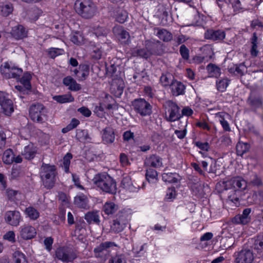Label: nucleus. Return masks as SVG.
<instances>
[{"label": "nucleus", "mask_w": 263, "mask_h": 263, "mask_svg": "<svg viewBox=\"0 0 263 263\" xmlns=\"http://www.w3.org/2000/svg\"><path fill=\"white\" fill-rule=\"evenodd\" d=\"M157 35L160 40H163L164 42L170 41L173 37L172 33L164 29L158 30Z\"/></svg>", "instance_id": "42"}, {"label": "nucleus", "mask_w": 263, "mask_h": 263, "mask_svg": "<svg viewBox=\"0 0 263 263\" xmlns=\"http://www.w3.org/2000/svg\"><path fill=\"white\" fill-rule=\"evenodd\" d=\"M10 34L15 40H21L28 36V30L23 25L18 24L12 27Z\"/></svg>", "instance_id": "13"}, {"label": "nucleus", "mask_w": 263, "mask_h": 263, "mask_svg": "<svg viewBox=\"0 0 263 263\" xmlns=\"http://www.w3.org/2000/svg\"><path fill=\"white\" fill-rule=\"evenodd\" d=\"M113 246H115V243L109 241L101 243L99 246L94 249V252L95 253L96 257H101V253H102L104 250Z\"/></svg>", "instance_id": "38"}, {"label": "nucleus", "mask_w": 263, "mask_h": 263, "mask_svg": "<svg viewBox=\"0 0 263 263\" xmlns=\"http://www.w3.org/2000/svg\"><path fill=\"white\" fill-rule=\"evenodd\" d=\"M93 183L103 192L113 194V179L106 174H98L92 179Z\"/></svg>", "instance_id": "4"}, {"label": "nucleus", "mask_w": 263, "mask_h": 263, "mask_svg": "<svg viewBox=\"0 0 263 263\" xmlns=\"http://www.w3.org/2000/svg\"><path fill=\"white\" fill-rule=\"evenodd\" d=\"M121 186L124 188L129 190L130 192H137L140 188V186H135L131 180L129 176H126L123 178L121 181Z\"/></svg>", "instance_id": "26"}, {"label": "nucleus", "mask_w": 263, "mask_h": 263, "mask_svg": "<svg viewBox=\"0 0 263 263\" xmlns=\"http://www.w3.org/2000/svg\"><path fill=\"white\" fill-rule=\"evenodd\" d=\"M0 106L2 112L6 116H11L14 111L12 101L2 91H0Z\"/></svg>", "instance_id": "8"}, {"label": "nucleus", "mask_w": 263, "mask_h": 263, "mask_svg": "<svg viewBox=\"0 0 263 263\" xmlns=\"http://www.w3.org/2000/svg\"><path fill=\"white\" fill-rule=\"evenodd\" d=\"M89 73V67L87 65L81 64L79 66V72L78 76V80L79 81L85 80Z\"/></svg>", "instance_id": "33"}, {"label": "nucleus", "mask_w": 263, "mask_h": 263, "mask_svg": "<svg viewBox=\"0 0 263 263\" xmlns=\"http://www.w3.org/2000/svg\"><path fill=\"white\" fill-rule=\"evenodd\" d=\"M84 218L89 223H99L100 222L99 215L98 211L88 212L85 215Z\"/></svg>", "instance_id": "34"}, {"label": "nucleus", "mask_w": 263, "mask_h": 263, "mask_svg": "<svg viewBox=\"0 0 263 263\" xmlns=\"http://www.w3.org/2000/svg\"><path fill=\"white\" fill-rule=\"evenodd\" d=\"M6 222L12 226H17L21 220L20 213L17 211H9L5 214Z\"/></svg>", "instance_id": "16"}, {"label": "nucleus", "mask_w": 263, "mask_h": 263, "mask_svg": "<svg viewBox=\"0 0 263 263\" xmlns=\"http://www.w3.org/2000/svg\"><path fill=\"white\" fill-rule=\"evenodd\" d=\"M57 174L55 165H42L41 177L45 187L50 189L53 187L55 182Z\"/></svg>", "instance_id": "2"}, {"label": "nucleus", "mask_w": 263, "mask_h": 263, "mask_svg": "<svg viewBox=\"0 0 263 263\" xmlns=\"http://www.w3.org/2000/svg\"><path fill=\"white\" fill-rule=\"evenodd\" d=\"M20 235L24 240H28L35 236L36 232L35 228L28 224H24L20 228Z\"/></svg>", "instance_id": "17"}, {"label": "nucleus", "mask_w": 263, "mask_h": 263, "mask_svg": "<svg viewBox=\"0 0 263 263\" xmlns=\"http://www.w3.org/2000/svg\"><path fill=\"white\" fill-rule=\"evenodd\" d=\"M237 191L236 190L232 191L230 194L228 196V201L236 203L239 200L238 196L237 195Z\"/></svg>", "instance_id": "60"}, {"label": "nucleus", "mask_w": 263, "mask_h": 263, "mask_svg": "<svg viewBox=\"0 0 263 263\" xmlns=\"http://www.w3.org/2000/svg\"><path fill=\"white\" fill-rule=\"evenodd\" d=\"M235 263H252L254 259V254L249 249H242L234 253Z\"/></svg>", "instance_id": "7"}, {"label": "nucleus", "mask_w": 263, "mask_h": 263, "mask_svg": "<svg viewBox=\"0 0 263 263\" xmlns=\"http://www.w3.org/2000/svg\"><path fill=\"white\" fill-rule=\"evenodd\" d=\"M52 98L54 101L61 104L72 102L74 100V97L70 93L62 95H56L53 96Z\"/></svg>", "instance_id": "29"}, {"label": "nucleus", "mask_w": 263, "mask_h": 263, "mask_svg": "<svg viewBox=\"0 0 263 263\" xmlns=\"http://www.w3.org/2000/svg\"><path fill=\"white\" fill-rule=\"evenodd\" d=\"M204 37L206 40L220 42L225 38L226 33L224 31L220 29H209L205 31Z\"/></svg>", "instance_id": "12"}, {"label": "nucleus", "mask_w": 263, "mask_h": 263, "mask_svg": "<svg viewBox=\"0 0 263 263\" xmlns=\"http://www.w3.org/2000/svg\"><path fill=\"white\" fill-rule=\"evenodd\" d=\"M128 18V13L124 10L118 12L116 14V22L121 24L124 23Z\"/></svg>", "instance_id": "55"}, {"label": "nucleus", "mask_w": 263, "mask_h": 263, "mask_svg": "<svg viewBox=\"0 0 263 263\" xmlns=\"http://www.w3.org/2000/svg\"><path fill=\"white\" fill-rule=\"evenodd\" d=\"M165 171H167L165 170ZM162 180L166 182L176 183L180 179V176L177 173L164 172L162 175Z\"/></svg>", "instance_id": "27"}, {"label": "nucleus", "mask_w": 263, "mask_h": 263, "mask_svg": "<svg viewBox=\"0 0 263 263\" xmlns=\"http://www.w3.org/2000/svg\"><path fill=\"white\" fill-rule=\"evenodd\" d=\"M32 79V76L28 72H25L23 76L18 79L19 82L22 84L26 90H31V80Z\"/></svg>", "instance_id": "28"}, {"label": "nucleus", "mask_w": 263, "mask_h": 263, "mask_svg": "<svg viewBox=\"0 0 263 263\" xmlns=\"http://www.w3.org/2000/svg\"><path fill=\"white\" fill-rule=\"evenodd\" d=\"M228 115L225 112H218L215 114L216 117L219 119L223 130L226 132H230L231 130L229 122L225 119V116Z\"/></svg>", "instance_id": "24"}, {"label": "nucleus", "mask_w": 263, "mask_h": 263, "mask_svg": "<svg viewBox=\"0 0 263 263\" xmlns=\"http://www.w3.org/2000/svg\"><path fill=\"white\" fill-rule=\"evenodd\" d=\"M26 214L31 220H36L40 216L39 212L34 208L29 206L25 211Z\"/></svg>", "instance_id": "45"}, {"label": "nucleus", "mask_w": 263, "mask_h": 263, "mask_svg": "<svg viewBox=\"0 0 263 263\" xmlns=\"http://www.w3.org/2000/svg\"><path fill=\"white\" fill-rule=\"evenodd\" d=\"M36 154V150L32 145H28L24 147L22 152V156L27 160L33 159Z\"/></svg>", "instance_id": "20"}, {"label": "nucleus", "mask_w": 263, "mask_h": 263, "mask_svg": "<svg viewBox=\"0 0 263 263\" xmlns=\"http://www.w3.org/2000/svg\"><path fill=\"white\" fill-rule=\"evenodd\" d=\"M109 110L110 109H107V107L100 102L99 105L97 106L95 108L94 112L99 117L103 118L105 117L106 111Z\"/></svg>", "instance_id": "48"}, {"label": "nucleus", "mask_w": 263, "mask_h": 263, "mask_svg": "<svg viewBox=\"0 0 263 263\" xmlns=\"http://www.w3.org/2000/svg\"><path fill=\"white\" fill-rule=\"evenodd\" d=\"M194 114L193 110L189 106H185L181 110V118L183 116L191 117Z\"/></svg>", "instance_id": "59"}, {"label": "nucleus", "mask_w": 263, "mask_h": 263, "mask_svg": "<svg viewBox=\"0 0 263 263\" xmlns=\"http://www.w3.org/2000/svg\"><path fill=\"white\" fill-rule=\"evenodd\" d=\"M133 57H139L147 60L151 55V53L146 48H134L132 50Z\"/></svg>", "instance_id": "25"}, {"label": "nucleus", "mask_w": 263, "mask_h": 263, "mask_svg": "<svg viewBox=\"0 0 263 263\" xmlns=\"http://www.w3.org/2000/svg\"><path fill=\"white\" fill-rule=\"evenodd\" d=\"M210 77L217 78L221 74L220 68L214 64L210 63L206 66Z\"/></svg>", "instance_id": "31"}, {"label": "nucleus", "mask_w": 263, "mask_h": 263, "mask_svg": "<svg viewBox=\"0 0 263 263\" xmlns=\"http://www.w3.org/2000/svg\"><path fill=\"white\" fill-rule=\"evenodd\" d=\"M21 167L20 165H13L11 171V177L14 179L17 178L21 174Z\"/></svg>", "instance_id": "63"}, {"label": "nucleus", "mask_w": 263, "mask_h": 263, "mask_svg": "<svg viewBox=\"0 0 263 263\" xmlns=\"http://www.w3.org/2000/svg\"><path fill=\"white\" fill-rule=\"evenodd\" d=\"M251 212V208H246L244 209L242 214L237 215L232 218V222L236 224H247L251 221V218L250 215Z\"/></svg>", "instance_id": "14"}, {"label": "nucleus", "mask_w": 263, "mask_h": 263, "mask_svg": "<svg viewBox=\"0 0 263 263\" xmlns=\"http://www.w3.org/2000/svg\"><path fill=\"white\" fill-rule=\"evenodd\" d=\"M176 194L174 187L168 188L167 190L165 200L167 201H172L176 198Z\"/></svg>", "instance_id": "57"}, {"label": "nucleus", "mask_w": 263, "mask_h": 263, "mask_svg": "<svg viewBox=\"0 0 263 263\" xmlns=\"http://www.w3.org/2000/svg\"><path fill=\"white\" fill-rule=\"evenodd\" d=\"M74 9L79 15L85 19L92 18L97 12V7L91 0H77Z\"/></svg>", "instance_id": "1"}, {"label": "nucleus", "mask_w": 263, "mask_h": 263, "mask_svg": "<svg viewBox=\"0 0 263 263\" xmlns=\"http://www.w3.org/2000/svg\"><path fill=\"white\" fill-rule=\"evenodd\" d=\"M3 238L11 242H14L15 241V233L13 231H10L3 236Z\"/></svg>", "instance_id": "62"}, {"label": "nucleus", "mask_w": 263, "mask_h": 263, "mask_svg": "<svg viewBox=\"0 0 263 263\" xmlns=\"http://www.w3.org/2000/svg\"><path fill=\"white\" fill-rule=\"evenodd\" d=\"M101 102L104 104L108 109H112L113 105H115V99L109 94H105V97L103 98Z\"/></svg>", "instance_id": "44"}, {"label": "nucleus", "mask_w": 263, "mask_h": 263, "mask_svg": "<svg viewBox=\"0 0 263 263\" xmlns=\"http://www.w3.org/2000/svg\"><path fill=\"white\" fill-rule=\"evenodd\" d=\"M118 39L119 42L122 45H128L130 42L129 33L125 30H122V31L118 34Z\"/></svg>", "instance_id": "40"}, {"label": "nucleus", "mask_w": 263, "mask_h": 263, "mask_svg": "<svg viewBox=\"0 0 263 263\" xmlns=\"http://www.w3.org/2000/svg\"><path fill=\"white\" fill-rule=\"evenodd\" d=\"M76 137L81 142H91V138L90 137L87 130L77 129Z\"/></svg>", "instance_id": "23"}, {"label": "nucleus", "mask_w": 263, "mask_h": 263, "mask_svg": "<svg viewBox=\"0 0 263 263\" xmlns=\"http://www.w3.org/2000/svg\"><path fill=\"white\" fill-rule=\"evenodd\" d=\"M251 43L252 46L250 49V54L252 57H256L258 54L257 50L258 37L255 32L253 33L251 39Z\"/></svg>", "instance_id": "35"}, {"label": "nucleus", "mask_w": 263, "mask_h": 263, "mask_svg": "<svg viewBox=\"0 0 263 263\" xmlns=\"http://www.w3.org/2000/svg\"><path fill=\"white\" fill-rule=\"evenodd\" d=\"M196 126L201 129L209 132L210 131L211 128L209 124L204 120L196 122Z\"/></svg>", "instance_id": "58"}, {"label": "nucleus", "mask_w": 263, "mask_h": 263, "mask_svg": "<svg viewBox=\"0 0 263 263\" xmlns=\"http://www.w3.org/2000/svg\"><path fill=\"white\" fill-rule=\"evenodd\" d=\"M55 256L58 259L65 263L72 262L77 258V255L72 250L64 247L58 248Z\"/></svg>", "instance_id": "9"}, {"label": "nucleus", "mask_w": 263, "mask_h": 263, "mask_svg": "<svg viewBox=\"0 0 263 263\" xmlns=\"http://www.w3.org/2000/svg\"><path fill=\"white\" fill-rule=\"evenodd\" d=\"M229 182L235 189H238L240 191L245 190L247 187V182L243 178L237 177L231 179Z\"/></svg>", "instance_id": "19"}, {"label": "nucleus", "mask_w": 263, "mask_h": 263, "mask_svg": "<svg viewBox=\"0 0 263 263\" xmlns=\"http://www.w3.org/2000/svg\"><path fill=\"white\" fill-rule=\"evenodd\" d=\"M170 88L172 95L177 97L185 93L186 86L182 82L175 79L173 77V80L171 81V85H170Z\"/></svg>", "instance_id": "15"}, {"label": "nucleus", "mask_w": 263, "mask_h": 263, "mask_svg": "<svg viewBox=\"0 0 263 263\" xmlns=\"http://www.w3.org/2000/svg\"><path fill=\"white\" fill-rule=\"evenodd\" d=\"M42 12H43L41 9L36 7H33L29 11L28 14L29 15V19L31 22H35L42 15Z\"/></svg>", "instance_id": "39"}, {"label": "nucleus", "mask_w": 263, "mask_h": 263, "mask_svg": "<svg viewBox=\"0 0 263 263\" xmlns=\"http://www.w3.org/2000/svg\"><path fill=\"white\" fill-rule=\"evenodd\" d=\"M115 138V134L113 129L106 127L103 130L102 140L105 143H111Z\"/></svg>", "instance_id": "22"}, {"label": "nucleus", "mask_w": 263, "mask_h": 263, "mask_svg": "<svg viewBox=\"0 0 263 263\" xmlns=\"http://www.w3.org/2000/svg\"><path fill=\"white\" fill-rule=\"evenodd\" d=\"M233 10L235 12H239L242 9V5L239 0H234L232 4Z\"/></svg>", "instance_id": "64"}, {"label": "nucleus", "mask_w": 263, "mask_h": 263, "mask_svg": "<svg viewBox=\"0 0 263 263\" xmlns=\"http://www.w3.org/2000/svg\"><path fill=\"white\" fill-rule=\"evenodd\" d=\"M105 214L108 215H112L115 212V204L111 202H107L103 206Z\"/></svg>", "instance_id": "51"}, {"label": "nucleus", "mask_w": 263, "mask_h": 263, "mask_svg": "<svg viewBox=\"0 0 263 263\" xmlns=\"http://www.w3.org/2000/svg\"><path fill=\"white\" fill-rule=\"evenodd\" d=\"M65 51L63 48L50 47L48 49V54L51 59H54L58 56L63 55Z\"/></svg>", "instance_id": "47"}, {"label": "nucleus", "mask_w": 263, "mask_h": 263, "mask_svg": "<svg viewBox=\"0 0 263 263\" xmlns=\"http://www.w3.org/2000/svg\"><path fill=\"white\" fill-rule=\"evenodd\" d=\"M102 53L103 49L102 46L100 45L95 46L92 52V58L96 60H100L101 59Z\"/></svg>", "instance_id": "52"}, {"label": "nucleus", "mask_w": 263, "mask_h": 263, "mask_svg": "<svg viewBox=\"0 0 263 263\" xmlns=\"http://www.w3.org/2000/svg\"><path fill=\"white\" fill-rule=\"evenodd\" d=\"M148 75L145 69H143L139 72H136L133 76V79L138 84H141L144 82V80H148Z\"/></svg>", "instance_id": "37"}, {"label": "nucleus", "mask_w": 263, "mask_h": 263, "mask_svg": "<svg viewBox=\"0 0 263 263\" xmlns=\"http://www.w3.org/2000/svg\"><path fill=\"white\" fill-rule=\"evenodd\" d=\"M88 199L87 197L83 194L77 196L74 199V203L77 206L82 209L88 208Z\"/></svg>", "instance_id": "21"}, {"label": "nucleus", "mask_w": 263, "mask_h": 263, "mask_svg": "<svg viewBox=\"0 0 263 263\" xmlns=\"http://www.w3.org/2000/svg\"><path fill=\"white\" fill-rule=\"evenodd\" d=\"M250 148V145L248 143L239 141L236 146V154L242 156L249 151Z\"/></svg>", "instance_id": "32"}, {"label": "nucleus", "mask_w": 263, "mask_h": 263, "mask_svg": "<svg viewBox=\"0 0 263 263\" xmlns=\"http://www.w3.org/2000/svg\"><path fill=\"white\" fill-rule=\"evenodd\" d=\"M171 78V76L170 73H162L160 78V82L162 85L165 87L167 86L170 87V85H171V83L170 81Z\"/></svg>", "instance_id": "54"}, {"label": "nucleus", "mask_w": 263, "mask_h": 263, "mask_svg": "<svg viewBox=\"0 0 263 263\" xmlns=\"http://www.w3.org/2000/svg\"><path fill=\"white\" fill-rule=\"evenodd\" d=\"M247 103L254 111L263 109V97L260 94L251 92L247 99Z\"/></svg>", "instance_id": "11"}, {"label": "nucleus", "mask_w": 263, "mask_h": 263, "mask_svg": "<svg viewBox=\"0 0 263 263\" xmlns=\"http://www.w3.org/2000/svg\"><path fill=\"white\" fill-rule=\"evenodd\" d=\"M166 105L168 107L169 116L167 118V121L170 122H175L181 119L180 114V107L173 100H167L165 102Z\"/></svg>", "instance_id": "10"}, {"label": "nucleus", "mask_w": 263, "mask_h": 263, "mask_svg": "<svg viewBox=\"0 0 263 263\" xmlns=\"http://www.w3.org/2000/svg\"><path fill=\"white\" fill-rule=\"evenodd\" d=\"M135 112L142 117H149L153 114V106L144 98H137L132 102Z\"/></svg>", "instance_id": "3"}, {"label": "nucleus", "mask_w": 263, "mask_h": 263, "mask_svg": "<svg viewBox=\"0 0 263 263\" xmlns=\"http://www.w3.org/2000/svg\"><path fill=\"white\" fill-rule=\"evenodd\" d=\"M14 159V153L12 149H6L3 156V160L5 164H12Z\"/></svg>", "instance_id": "41"}, {"label": "nucleus", "mask_w": 263, "mask_h": 263, "mask_svg": "<svg viewBox=\"0 0 263 263\" xmlns=\"http://www.w3.org/2000/svg\"><path fill=\"white\" fill-rule=\"evenodd\" d=\"M1 14L3 16H8L9 15L13 10V7L12 4L7 3L3 4L1 7Z\"/></svg>", "instance_id": "49"}, {"label": "nucleus", "mask_w": 263, "mask_h": 263, "mask_svg": "<svg viewBox=\"0 0 263 263\" xmlns=\"http://www.w3.org/2000/svg\"><path fill=\"white\" fill-rule=\"evenodd\" d=\"M1 72L4 78L18 80L23 73V70L15 66L11 65L8 62H4L1 66Z\"/></svg>", "instance_id": "6"}, {"label": "nucleus", "mask_w": 263, "mask_h": 263, "mask_svg": "<svg viewBox=\"0 0 263 263\" xmlns=\"http://www.w3.org/2000/svg\"><path fill=\"white\" fill-rule=\"evenodd\" d=\"M63 83L71 91H77L81 89V86L71 76H67L63 79Z\"/></svg>", "instance_id": "18"}, {"label": "nucleus", "mask_w": 263, "mask_h": 263, "mask_svg": "<svg viewBox=\"0 0 263 263\" xmlns=\"http://www.w3.org/2000/svg\"><path fill=\"white\" fill-rule=\"evenodd\" d=\"M15 263H28L25 255L20 251H15L13 255Z\"/></svg>", "instance_id": "50"}, {"label": "nucleus", "mask_w": 263, "mask_h": 263, "mask_svg": "<svg viewBox=\"0 0 263 263\" xmlns=\"http://www.w3.org/2000/svg\"><path fill=\"white\" fill-rule=\"evenodd\" d=\"M245 66L243 64H233L228 68L229 72L231 74L243 75Z\"/></svg>", "instance_id": "36"}, {"label": "nucleus", "mask_w": 263, "mask_h": 263, "mask_svg": "<svg viewBox=\"0 0 263 263\" xmlns=\"http://www.w3.org/2000/svg\"><path fill=\"white\" fill-rule=\"evenodd\" d=\"M46 107L41 103L33 104L29 108V117L33 122L43 123L46 117Z\"/></svg>", "instance_id": "5"}, {"label": "nucleus", "mask_w": 263, "mask_h": 263, "mask_svg": "<svg viewBox=\"0 0 263 263\" xmlns=\"http://www.w3.org/2000/svg\"><path fill=\"white\" fill-rule=\"evenodd\" d=\"M155 166L151 165V167L146 170V178L148 181L149 179H155L158 176L157 172L154 168Z\"/></svg>", "instance_id": "56"}, {"label": "nucleus", "mask_w": 263, "mask_h": 263, "mask_svg": "<svg viewBox=\"0 0 263 263\" xmlns=\"http://www.w3.org/2000/svg\"><path fill=\"white\" fill-rule=\"evenodd\" d=\"M195 144L198 148L203 151H208L210 148V145L207 142L196 141Z\"/></svg>", "instance_id": "61"}, {"label": "nucleus", "mask_w": 263, "mask_h": 263, "mask_svg": "<svg viewBox=\"0 0 263 263\" xmlns=\"http://www.w3.org/2000/svg\"><path fill=\"white\" fill-rule=\"evenodd\" d=\"M180 54L184 61H187L190 58V50L184 44L180 46L179 48Z\"/></svg>", "instance_id": "53"}, {"label": "nucleus", "mask_w": 263, "mask_h": 263, "mask_svg": "<svg viewBox=\"0 0 263 263\" xmlns=\"http://www.w3.org/2000/svg\"><path fill=\"white\" fill-rule=\"evenodd\" d=\"M230 80L228 78L222 79L216 81V87L218 91L224 92L226 90L229 85Z\"/></svg>", "instance_id": "46"}, {"label": "nucleus", "mask_w": 263, "mask_h": 263, "mask_svg": "<svg viewBox=\"0 0 263 263\" xmlns=\"http://www.w3.org/2000/svg\"><path fill=\"white\" fill-rule=\"evenodd\" d=\"M69 40L74 44L81 45L83 43L84 36L79 31H73L69 35Z\"/></svg>", "instance_id": "30"}, {"label": "nucleus", "mask_w": 263, "mask_h": 263, "mask_svg": "<svg viewBox=\"0 0 263 263\" xmlns=\"http://www.w3.org/2000/svg\"><path fill=\"white\" fill-rule=\"evenodd\" d=\"M161 158L156 154H152L147 156L144 161V164H162L161 163Z\"/></svg>", "instance_id": "43"}]
</instances>
